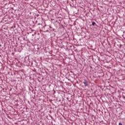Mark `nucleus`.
Masks as SVG:
<instances>
[{
  "label": "nucleus",
  "instance_id": "1",
  "mask_svg": "<svg viewBox=\"0 0 125 125\" xmlns=\"http://www.w3.org/2000/svg\"><path fill=\"white\" fill-rule=\"evenodd\" d=\"M83 83H84L85 86H87V82L84 81Z\"/></svg>",
  "mask_w": 125,
  "mask_h": 125
},
{
  "label": "nucleus",
  "instance_id": "2",
  "mask_svg": "<svg viewBox=\"0 0 125 125\" xmlns=\"http://www.w3.org/2000/svg\"><path fill=\"white\" fill-rule=\"evenodd\" d=\"M96 23L95 22H92V26H94L95 25Z\"/></svg>",
  "mask_w": 125,
  "mask_h": 125
},
{
  "label": "nucleus",
  "instance_id": "3",
  "mask_svg": "<svg viewBox=\"0 0 125 125\" xmlns=\"http://www.w3.org/2000/svg\"><path fill=\"white\" fill-rule=\"evenodd\" d=\"M119 125H123V124L122 123H119Z\"/></svg>",
  "mask_w": 125,
  "mask_h": 125
}]
</instances>
